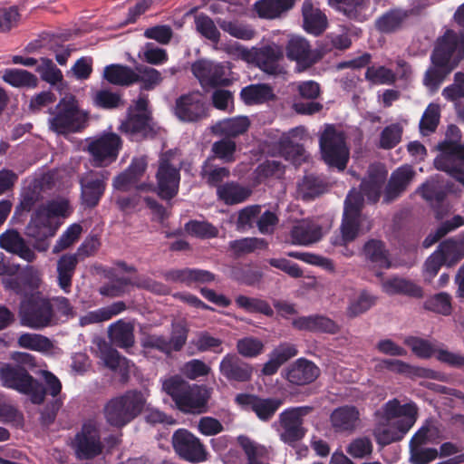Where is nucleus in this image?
<instances>
[{
  "instance_id": "25",
  "label": "nucleus",
  "mask_w": 464,
  "mask_h": 464,
  "mask_svg": "<svg viewBox=\"0 0 464 464\" xmlns=\"http://www.w3.org/2000/svg\"><path fill=\"white\" fill-rule=\"evenodd\" d=\"M372 228V222L364 216H353L343 213L341 225V237L334 239V244L343 245L355 239L359 231L367 232Z\"/></svg>"
},
{
  "instance_id": "28",
  "label": "nucleus",
  "mask_w": 464,
  "mask_h": 464,
  "mask_svg": "<svg viewBox=\"0 0 464 464\" xmlns=\"http://www.w3.org/2000/svg\"><path fill=\"white\" fill-rule=\"evenodd\" d=\"M411 14V10L390 9L376 19L374 26L382 34L395 33L403 27Z\"/></svg>"
},
{
  "instance_id": "7",
  "label": "nucleus",
  "mask_w": 464,
  "mask_h": 464,
  "mask_svg": "<svg viewBox=\"0 0 464 464\" xmlns=\"http://www.w3.org/2000/svg\"><path fill=\"white\" fill-rule=\"evenodd\" d=\"M322 156L326 164L343 170L349 160V150L343 132L327 127L320 137Z\"/></svg>"
},
{
  "instance_id": "47",
  "label": "nucleus",
  "mask_w": 464,
  "mask_h": 464,
  "mask_svg": "<svg viewBox=\"0 0 464 464\" xmlns=\"http://www.w3.org/2000/svg\"><path fill=\"white\" fill-rule=\"evenodd\" d=\"M18 346L43 353H51L53 348V343L46 336L39 334L24 333L17 339Z\"/></svg>"
},
{
  "instance_id": "10",
  "label": "nucleus",
  "mask_w": 464,
  "mask_h": 464,
  "mask_svg": "<svg viewBox=\"0 0 464 464\" xmlns=\"http://www.w3.org/2000/svg\"><path fill=\"white\" fill-rule=\"evenodd\" d=\"M174 451L183 459L191 463L207 460L208 451L201 440L186 429L177 430L171 438Z\"/></svg>"
},
{
  "instance_id": "36",
  "label": "nucleus",
  "mask_w": 464,
  "mask_h": 464,
  "mask_svg": "<svg viewBox=\"0 0 464 464\" xmlns=\"http://www.w3.org/2000/svg\"><path fill=\"white\" fill-rule=\"evenodd\" d=\"M250 126V121L246 116L224 119L211 126V132L218 136L230 139L244 134Z\"/></svg>"
},
{
  "instance_id": "27",
  "label": "nucleus",
  "mask_w": 464,
  "mask_h": 464,
  "mask_svg": "<svg viewBox=\"0 0 464 464\" xmlns=\"http://www.w3.org/2000/svg\"><path fill=\"white\" fill-rule=\"evenodd\" d=\"M319 375L318 367L306 359H298L291 364L285 373L288 382L295 385H304L314 382Z\"/></svg>"
},
{
  "instance_id": "21",
  "label": "nucleus",
  "mask_w": 464,
  "mask_h": 464,
  "mask_svg": "<svg viewBox=\"0 0 464 464\" xmlns=\"http://www.w3.org/2000/svg\"><path fill=\"white\" fill-rule=\"evenodd\" d=\"M330 422L336 432L353 433L362 425L361 411L353 405L338 407L332 411Z\"/></svg>"
},
{
  "instance_id": "24",
  "label": "nucleus",
  "mask_w": 464,
  "mask_h": 464,
  "mask_svg": "<svg viewBox=\"0 0 464 464\" xmlns=\"http://www.w3.org/2000/svg\"><path fill=\"white\" fill-rule=\"evenodd\" d=\"M0 246L27 262H33L36 258L34 251L15 229H8L0 235Z\"/></svg>"
},
{
  "instance_id": "54",
  "label": "nucleus",
  "mask_w": 464,
  "mask_h": 464,
  "mask_svg": "<svg viewBox=\"0 0 464 464\" xmlns=\"http://www.w3.org/2000/svg\"><path fill=\"white\" fill-rule=\"evenodd\" d=\"M273 96L272 88L266 84L250 85L241 92L242 99L248 104L262 103Z\"/></svg>"
},
{
  "instance_id": "23",
  "label": "nucleus",
  "mask_w": 464,
  "mask_h": 464,
  "mask_svg": "<svg viewBox=\"0 0 464 464\" xmlns=\"http://www.w3.org/2000/svg\"><path fill=\"white\" fill-rule=\"evenodd\" d=\"M120 130L133 137L147 138L155 135V125L150 113H135L128 109V115L120 126Z\"/></svg>"
},
{
  "instance_id": "48",
  "label": "nucleus",
  "mask_w": 464,
  "mask_h": 464,
  "mask_svg": "<svg viewBox=\"0 0 464 464\" xmlns=\"http://www.w3.org/2000/svg\"><path fill=\"white\" fill-rule=\"evenodd\" d=\"M164 80L161 72L153 67L139 65L135 68V83H140V90L152 91Z\"/></svg>"
},
{
  "instance_id": "16",
  "label": "nucleus",
  "mask_w": 464,
  "mask_h": 464,
  "mask_svg": "<svg viewBox=\"0 0 464 464\" xmlns=\"http://www.w3.org/2000/svg\"><path fill=\"white\" fill-rule=\"evenodd\" d=\"M42 213L35 209L25 227V235L34 240V247L40 252L48 249L49 244L46 240L53 237L57 229V226Z\"/></svg>"
},
{
  "instance_id": "6",
  "label": "nucleus",
  "mask_w": 464,
  "mask_h": 464,
  "mask_svg": "<svg viewBox=\"0 0 464 464\" xmlns=\"http://www.w3.org/2000/svg\"><path fill=\"white\" fill-rule=\"evenodd\" d=\"M313 411L312 406H300L282 411L277 420L280 440L290 446L300 441L307 431L304 427V418Z\"/></svg>"
},
{
  "instance_id": "15",
  "label": "nucleus",
  "mask_w": 464,
  "mask_h": 464,
  "mask_svg": "<svg viewBox=\"0 0 464 464\" xmlns=\"http://www.w3.org/2000/svg\"><path fill=\"white\" fill-rule=\"evenodd\" d=\"M108 172L88 171L80 177L82 204L86 208L98 205L106 188Z\"/></svg>"
},
{
  "instance_id": "1",
  "label": "nucleus",
  "mask_w": 464,
  "mask_h": 464,
  "mask_svg": "<svg viewBox=\"0 0 464 464\" xmlns=\"http://www.w3.org/2000/svg\"><path fill=\"white\" fill-rule=\"evenodd\" d=\"M417 414L418 408L413 402L401 404L397 399L387 401L372 430L376 442L386 446L402 440L414 425Z\"/></svg>"
},
{
  "instance_id": "8",
  "label": "nucleus",
  "mask_w": 464,
  "mask_h": 464,
  "mask_svg": "<svg viewBox=\"0 0 464 464\" xmlns=\"http://www.w3.org/2000/svg\"><path fill=\"white\" fill-rule=\"evenodd\" d=\"M286 58L295 63V71L304 72L319 63L324 53L313 48L311 43L300 35H291L285 46Z\"/></svg>"
},
{
  "instance_id": "42",
  "label": "nucleus",
  "mask_w": 464,
  "mask_h": 464,
  "mask_svg": "<svg viewBox=\"0 0 464 464\" xmlns=\"http://www.w3.org/2000/svg\"><path fill=\"white\" fill-rule=\"evenodd\" d=\"M430 59L431 66L425 72L423 83L430 91H436L444 79L456 68V63L450 65L443 61L440 63L432 57Z\"/></svg>"
},
{
  "instance_id": "58",
  "label": "nucleus",
  "mask_w": 464,
  "mask_h": 464,
  "mask_svg": "<svg viewBox=\"0 0 464 464\" xmlns=\"http://www.w3.org/2000/svg\"><path fill=\"white\" fill-rule=\"evenodd\" d=\"M82 232L81 225L76 223L71 225L57 240L53 248V253L57 254L71 247L79 240Z\"/></svg>"
},
{
  "instance_id": "60",
  "label": "nucleus",
  "mask_w": 464,
  "mask_h": 464,
  "mask_svg": "<svg viewBox=\"0 0 464 464\" xmlns=\"http://www.w3.org/2000/svg\"><path fill=\"white\" fill-rule=\"evenodd\" d=\"M237 150L236 142L227 138L221 139L212 144L211 151L218 159L222 160L224 162L235 161V152Z\"/></svg>"
},
{
  "instance_id": "55",
  "label": "nucleus",
  "mask_w": 464,
  "mask_h": 464,
  "mask_svg": "<svg viewBox=\"0 0 464 464\" xmlns=\"http://www.w3.org/2000/svg\"><path fill=\"white\" fill-rule=\"evenodd\" d=\"M440 118V106L435 103L429 104L420 121V130L421 134L429 135L434 132L439 125Z\"/></svg>"
},
{
  "instance_id": "49",
  "label": "nucleus",
  "mask_w": 464,
  "mask_h": 464,
  "mask_svg": "<svg viewBox=\"0 0 464 464\" xmlns=\"http://www.w3.org/2000/svg\"><path fill=\"white\" fill-rule=\"evenodd\" d=\"M436 252L440 253L446 266H454L464 257V240H445L440 243Z\"/></svg>"
},
{
  "instance_id": "34",
  "label": "nucleus",
  "mask_w": 464,
  "mask_h": 464,
  "mask_svg": "<svg viewBox=\"0 0 464 464\" xmlns=\"http://www.w3.org/2000/svg\"><path fill=\"white\" fill-rule=\"evenodd\" d=\"M290 235L293 244L307 246L320 240L323 234L318 224L302 220L292 227Z\"/></svg>"
},
{
  "instance_id": "64",
  "label": "nucleus",
  "mask_w": 464,
  "mask_h": 464,
  "mask_svg": "<svg viewBox=\"0 0 464 464\" xmlns=\"http://www.w3.org/2000/svg\"><path fill=\"white\" fill-rule=\"evenodd\" d=\"M237 350L240 355L252 358L262 353L264 343L257 338L245 337L237 342Z\"/></svg>"
},
{
  "instance_id": "56",
  "label": "nucleus",
  "mask_w": 464,
  "mask_h": 464,
  "mask_svg": "<svg viewBox=\"0 0 464 464\" xmlns=\"http://www.w3.org/2000/svg\"><path fill=\"white\" fill-rule=\"evenodd\" d=\"M463 225V218L460 216L454 217L451 220L443 222L434 232H430L423 241L424 247H430L451 230Z\"/></svg>"
},
{
  "instance_id": "4",
  "label": "nucleus",
  "mask_w": 464,
  "mask_h": 464,
  "mask_svg": "<svg viewBox=\"0 0 464 464\" xmlns=\"http://www.w3.org/2000/svg\"><path fill=\"white\" fill-rule=\"evenodd\" d=\"M182 160L178 150H169L160 154L156 172L159 195L170 199L179 191Z\"/></svg>"
},
{
  "instance_id": "14",
  "label": "nucleus",
  "mask_w": 464,
  "mask_h": 464,
  "mask_svg": "<svg viewBox=\"0 0 464 464\" xmlns=\"http://www.w3.org/2000/svg\"><path fill=\"white\" fill-rule=\"evenodd\" d=\"M194 76L199 81L202 87H215L228 85L227 69L225 65L210 60H198L191 66Z\"/></svg>"
},
{
  "instance_id": "22",
  "label": "nucleus",
  "mask_w": 464,
  "mask_h": 464,
  "mask_svg": "<svg viewBox=\"0 0 464 464\" xmlns=\"http://www.w3.org/2000/svg\"><path fill=\"white\" fill-rule=\"evenodd\" d=\"M416 175L411 165L405 164L396 169L392 174L383 193V201L392 202L410 186Z\"/></svg>"
},
{
  "instance_id": "13",
  "label": "nucleus",
  "mask_w": 464,
  "mask_h": 464,
  "mask_svg": "<svg viewBox=\"0 0 464 464\" xmlns=\"http://www.w3.org/2000/svg\"><path fill=\"white\" fill-rule=\"evenodd\" d=\"M175 116L184 122H198L208 116V110L200 92H190L175 101Z\"/></svg>"
},
{
  "instance_id": "52",
  "label": "nucleus",
  "mask_w": 464,
  "mask_h": 464,
  "mask_svg": "<svg viewBox=\"0 0 464 464\" xmlns=\"http://www.w3.org/2000/svg\"><path fill=\"white\" fill-rule=\"evenodd\" d=\"M237 442L246 457L247 464L260 459H268L269 450L266 446L245 435L238 436Z\"/></svg>"
},
{
  "instance_id": "63",
  "label": "nucleus",
  "mask_w": 464,
  "mask_h": 464,
  "mask_svg": "<svg viewBox=\"0 0 464 464\" xmlns=\"http://www.w3.org/2000/svg\"><path fill=\"white\" fill-rule=\"evenodd\" d=\"M200 175L209 186H219L225 179L228 178L230 171L226 167H213L208 160L202 166Z\"/></svg>"
},
{
  "instance_id": "9",
  "label": "nucleus",
  "mask_w": 464,
  "mask_h": 464,
  "mask_svg": "<svg viewBox=\"0 0 464 464\" xmlns=\"http://www.w3.org/2000/svg\"><path fill=\"white\" fill-rule=\"evenodd\" d=\"M121 147V140L116 133H105L88 142L87 151L91 154L93 167L108 166L114 161Z\"/></svg>"
},
{
  "instance_id": "31",
  "label": "nucleus",
  "mask_w": 464,
  "mask_h": 464,
  "mask_svg": "<svg viewBox=\"0 0 464 464\" xmlns=\"http://www.w3.org/2000/svg\"><path fill=\"white\" fill-rule=\"evenodd\" d=\"M0 380L5 386L20 392L27 391L32 383V376L24 367H14L8 364L0 369Z\"/></svg>"
},
{
  "instance_id": "46",
  "label": "nucleus",
  "mask_w": 464,
  "mask_h": 464,
  "mask_svg": "<svg viewBox=\"0 0 464 464\" xmlns=\"http://www.w3.org/2000/svg\"><path fill=\"white\" fill-rule=\"evenodd\" d=\"M295 0H260L256 3L255 9L262 18L275 19L290 10Z\"/></svg>"
},
{
  "instance_id": "18",
  "label": "nucleus",
  "mask_w": 464,
  "mask_h": 464,
  "mask_svg": "<svg viewBox=\"0 0 464 464\" xmlns=\"http://www.w3.org/2000/svg\"><path fill=\"white\" fill-rule=\"evenodd\" d=\"M431 57L438 63L445 62L456 67L464 59V53L460 49L459 36L452 30H447L445 34L437 40Z\"/></svg>"
},
{
  "instance_id": "38",
  "label": "nucleus",
  "mask_w": 464,
  "mask_h": 464,
  "mask_svg": "<svg viewBox=\"0 0 464 464\" xmlns=\"http://www.w3.org/2000/svg\"><path fill=\"white\" fill-rule=\"evenodd\" d=\"M304 28L308 33L318 35L327 25L325 14L315 7L310 0H305L302 5Z\"/></svg>"
},
{
  "instance_id": "50",
  "label": "nucleus",
  "mask_w": 464,
  "mask_h": 464,
  "mask_svg": "<svg viewBox=\"0 0 464 464\" xmlns=\"http://www.w3.org/2000/svg\"><path fill=\"white\" fill-rule=\"evenodd\" d=\"M235 303L237 307L251 314H262L266 316L271 317L274 311L270 304L264 299L257 297H250L244 295H238L235 298Z\"/></svg>"
},
{
  "instance_id": "29",
  "label": "nucleus",
  "mask_w": 464,
  "mask_h": 464,
  "mask_svg": "<svg viewBox=\"0 0 464 464\" xmlns=\"http://www.w3.org/2000/svg\"><path fill=\"white\" fill-rule=\"evenodd\" d=\"M164 278L167 281L175 283H183L186 285L206 284L215 280V275L208 270L203 269H173L166 271L163 274Z\"/></svg>"
},
{
  "instance_id": "12",
  "label": "nucleus",
  "mask_w": 464,
  "mask_h": 464,
  "mask_svg": "<svg viewBox=\"0 0 464 464\" xmlns=\"http://www.w3.org/2000/svg\"><path fill=\"white\" fill-rule=\"evenodd\" d=\"M72 448L78 459H92L102 454L103 444L100 432L92 423L83 424L72 441Z\"/></svg>"
},
{
  "instance_id": "11",
  "label": "nucleus",
  "mask_w": 464,
  "mask_h": 464,
  "mask_svg": "<svg viewBox=\"0 0 464 464\" xmlns=\"http://www.w3.org/2000/svg\"><path fill=\"white\" fill-rule=\"evenodd\" d=\"M461 132L456 125H450L445 139L438 143L440 154L434 160V166L439 170L454 162H464V144L460 143Z\"/></svg>"
},
{
  "instance_id": "40",
  "label": "nucleus",
  "mask_w": 464,
  "mask_h": 464,
  "mask_svg": "<svg viewBox=\"0 0 464 464\" xmlns=\"http://www.w3.org/2000/svg\"><path fill=\"white\" fill-rule=\"evenodd\" d=\"M328 3L350 20L363 22L367 19L366 0H328Z\"/></svg>"
},
{
  "instance_id": "61",
  "label": "nucleus",
  "mask_w": 464,
  "mask_h": 464,
  "mask_svg": "<svg viewBox=\"0 0 464 464\" xmlns=\"http://www.w3.org/2000/svg\"><path fill=\"white\" fill-rule=\"evenodd\" d=\"M403 127L400 123H392L385 127L380 135L379 146L384 150L394 148L401 140Z\"/></svg>"
},
{
  "instance_id": "37",
  "label": "nucleus",
  "mask_w": 464,
  "mask_h": 464,
  "mask_svg": "<svg viewBox=\"0 0 464 464\" xmlns=\"http://www.w3.org/2000/svg\"><path fill=\"white\" fill-rule=\"evenodd\" d=\"M329 185L319 176L305 175L297 185V198L304 201L312 200L328 190Z\"/></svg>"
},
{
  "instance_id": "26",
  "label": "nucleus",
  "mask_w": 464,
  "mask_h": 464,
  "mask_svg": "<svg viewBox=\"0 0 464 464\" xmlns=\"http://www.w3.org/2000/svg\"><path fill=\"white\" fill-rule=\"evenodd\" d=\"M386 176L387 171L382 165L372 164L369 167L368 176L361 184L362 193L368 200L373 203L379 200Z\"/></svg>"
},
{
  "instance_id": "39",
  "label": "nucleus",
  "mask_w": 464,
  "mask_h": 464,
  "mask_svg": "<svg viewBox=\"0 0 464 464\" xmlns=\"http://www.w3.org/2000/svg\"><path fill=\"white\" fill-rule=\"evenodd\" d=\"M108 336L116 346L123 349L134 344V325L130 322L119 320L108 327Z\"/></svg>"
},
{
  "instance_id": "17",
  "label": "nucleus",
  "mask_w": 464,
  "mask_h": 464,
  "mask_svg": "<svg viewBox=\"0 0 464 464\" xmlns=\"http://www.w3.org/2000/svg\"><path fill=\"white\" fill-rule=\"evenodd\" d=\"M254 64L270 75H278L285 72L280 62L284 59V48L271 43L260 47H255Z\"/></svg>"
},
{
  "instance_id": "35",
  "label": "nucleus",
  "mask_w": 464,
  "mask_h": 464,
  "mask_svg": "<svg viewBox=\"0 0 464 464\" xmlns=\"http://www.w3.org/2000/svg\"><path fill=\"white\" fill-rule=\"evenodd\" d=\"M362 255L374 267L390 268L392 266L389 251L382 240L369 239L363 245Z\"/></svg>"
},
{
  "instance_id": "3",
  "label": "nucleus",
  "mask_w": 464,
  "mask_h": 464,
  "mask_svg": "<svg viewBox=\"0 0 464 464\" xmlns=\"http://www.w3.org/2000/svg\"><path fill=\"white\" fill-rule=\"evenodd\" d=\"M49 130L59 134L66 135L82 130L85 128L88 115L79 108L78 102L72 96L60 100L55 107L49 111Z\"/></svg>"
},
{
  "instance_id": "5",
  "label": "nucleus",
  "mask_w": 464,
  "mask_h": 464,
  "mask_svg": "<svg viewBox=\"0 0 464 464\" xmlns=\"http://www.w3.org/2000/svg\"><path fill=\"white\" fill-rule=\"evenodd\" d=\"M19 317L22 325L34 330H42L57 324L51 300L39 295H32L21 303Z\"/></svg>"
},
{
  "instance_id": "53",
  "label": "nucleus",
  "mask_w": 464,
  "mask_h": 464,
  "mask_svg": "<svg viewBox=\"0 0 464 464\" xmlns=\"http://www.w3.org/2000/svg\"><path fill=\"white\" fill-rule=\"evenodd\" d=\"M218 24L224 32L240 40L249 41L256 34V30L251 25L242 22L218 20Z\"/></svg>"
},
{
  "instance_id": "51",
  "label": "nucleus",
  "mask_w": 464,
  "mask_h": 464,
  "mask_svg": "<svg viewBox=\"0 0 464 464\" xmlns=\"http://www.w3.org/2000/svg\"><path fill=\"white\" fill-rule=\"evenodd\" d=\"M3 80L18 88H34L38 84V79L34 74L22 69H6Z\"/></svg>"
},
{
  "instance_id": "33",
  "label": "nucleus",
  "mask_w": 464,
  "mask_h": 464,
  "mask_svg": "<svg viewBox=\"0 0 464 464\" xmlns=\"http://www.w3.org/2000/svg\"><path fill=\"white\" fill-rule=\"evenodd\" d=\"M78 263L79 259L74 254H64L57 260V284L65 294L71 292L72 277Z\"/></svg>"
},
{
  "instance_id": "43",
  "label": "nucleus",
  "mask_w": 464,
  "mask_h": 464,
  "mask_svg": "<svg viewBox=\"0 0 464 464\" xmlns=\"http://www.w3.org/2000/svg\"><path fill=\"white\" fill-rule=\"evenodd\" d=\"M126 309V304L122 301H118L109 306L90 311L79 319L81 326H87L92 324H99L112 318Z\"/></svg>"
},
{
  "instance_id": "59",
  "label": "nucleus",
  "mask_w": 464,
  "mask_h": 464,
  "mask_svg": "<svg viewBox=\"0 0 464 464\" xmlns=\"http://www.w3.org/2000/svg\"><path fill=\"white\" fill-rule=\"evenodd\" d=\"M266 246V241L256 237H245L229 242V249L237 256L248 254L256 249L265 248Z\"/></svg>"
},
{
  "instance_id": "19",
  "label": "nucleus",
  "mask_w": 464,
  "mask_h": 464,
  "mask_svg": "<svg viewBox=\"0 0 464 464\" xmlns=\"http://www.w3.org/2000/svg\"><path fill=\"white\" fill-rule=\"evenodd\" d=\"M220 374L230 383L250 382L254 367L236 353L226 354L219 363Z\"/></svg>"
},
{
  "instance_id": "41",
  "label": "nucleus",
  "mask_w": 464,
  "mask_h": 464,
  "mask_svg": "<svg viewBox=\"0 0 464 464\" xmlns=\"http://www.w3.org/2000/svg\"><path fill=\"white\" fill-rule=\"evenodd\" d=\"M383 291L388 295H406L420 298L423 295L421 287L411 280L401 277H392L382 285Z\"/></svg>"
},
{
  "instance_id": "20",
  "label": "nucleus",
  "mask_w": 464,
  "mask_h": 464,
  "mask_svg": "<svg viewBox=\"0 0 464 464\" xmlns=\"http://www.w3.org/2000/svg\"><path fill=\"white\" fill-rule=\"evenodd\" d=\"M235 401L240 406L251 409L263 421L270 420L284 403L281 398H262L247 393L237 394Z\"/></svg>"
},
{
  "instance_id": "44",
  "label": "nucleus",
  "mask_w": 464,
  "mask_h": 464,
  "mask_svg": "<svg viewBox=\"0 0 464 464\" xmlns=\"http://www.w3.org/2000/svg\"><path fill=\"white\" fill-rule=\"evenodd\" d=\"M217 195L225 204L235 205L246 200L251 190L237 182H227L218 186Z\"/></svg>"
},
{
  "instance_id": "2",
  "label": "nucleus",
  "mask_w": 464,
  "mask_h": 464,
  "mask_svg": "<svg viewBox=\"0 0 464 464\" xmlns=\"http://www.w3.org/2000/svg\"><path fill=\"white\" fill-rule=\"evenodd\" d=\"M149 390L130 389L107 401L103 409L108 424L122 428L140 416L147 407Z\"/></svg>"
},
{
  "instance_id": "62",
  "label": "nucleus",
  "mask_w": 464,
  "mask_h": 464,
  "mask_svg": "<svg viewBox=\"0 0 464 464\" xmlns=\"http://www.w3.org/2000/svg\"><path fill=\"white\" fill-rule=\"evenodd\" d=\"M412 353L420 358L427 359L437 353V348L430 341L419 337L410 336L404 340Z\"/></svg>"
},
{
  "instance_id": "32",
  "label": "nucleus",
  "mask_w": 464,
  "mask_h": 464,
  "mask_svg": "<svg viewBox=\"0 0 464 464\" xmlns=\"http://www.w3.org/2000/svg\"><path fill=\"white\" fill-rule=\"evenodd\" d=\"M175 403L181 411L195 414L205 411L207 401L198 386L188 384Z\"/></svg>"
},
{
  "instance_id": "57",
  "label": "nucleus",
  "mask_w": 464,
  "mask_h": 464,
  "mask_svg": "<svg viewBox=\"0 0 464 464\" xmlns=\"http://www.w3.org/2000/svg\"><path fill=\"white\" fill-rule=\"evenodd\" d=\"M195 25L197 31L212 41L213 43H218L220 39V33L218 30L214 21L208 15L200 14L195 16Z\"/></svg>"
},
{
  "instance_id": "45",
  "label": "nucleus",
  "mask_w": 464,
  "mask_h": 464,
  "mask_svg": "<svg viewBox=\"0 0 464 464\" xmlns=\"http://www.w3.org/2000/svg\"><path fill=\"white\" fill-rule=\"evenodd\" d=\"M103 78L110 83L130 86L135 83V70L121 64H111L104 68Z\"/></svg>"
},
{
  "instance_id": "30",
  "label": "nucleus",
  "mask_w": 464,
  "mask_h": 464,
  "mask_svg": "<svg viewBox=\"0 0 464 464\" xmlns=\"http://www.w3.org/2000/svg\"><path fill=\"white\" fill-rule=\"evenodd\" d=\"M98 356L103 364L111 371L117 372L122 376L128 375L130 362L121 356L117 350L113 349L106 342H100L98 343Z\"/></svg>"
}]
</instances>
